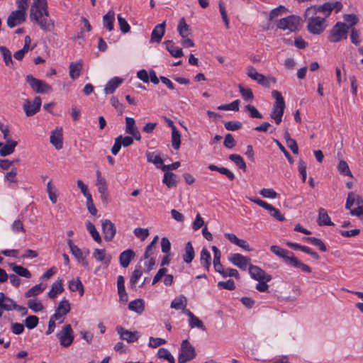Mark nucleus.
<instances>
[{"mask_svg": "<svg viewBox=\"0 0 363 363\" xmlns=\"http://www.w3.org/2000/svg\"><path fill=\"white\" fill-rule=\"evenodd\" d=\"M30 18L45 32H52L55 28L54 21L50 17L48 6L45 9H35L34 6H31Z\"/></svg>", "mask_w": 363, "mask_h": 363, "instance_id": "1", "label": "nucleus"}, {"mask_svg": "<svg viewBox=\"0 0 363 363\" xmlns=\"http://www.w3.org/2000/svg\"><path fill=\"white\" fill-rule=\"evenodd\" d=\"M270 250L277 256L284 259L287 264L301 269L304 272H311V268L308 265L305 264L298 260L292 252L281 248L277 245H272L270 247Z\"/></svg>", "mask_w": 363, "mask_h": 363, "instance_id": "2", "label": "nucleus"}, {"mask_svg": "<svg viewBox=\"0 0 363 363\" xmlns=\"http://www.w3.org/2000/svg\"><path fill=\"white\" fill-rule=\"evenodd\" d=\"M272 96L275 99V102L273 105L270 117L274 120L277 125H279L282 121L286 107L285 101L281 94L277 90L272 91Z\"/></svg>", "mask_w": 363, "mask_h": 363, "instance_id": "3", "label": "nucleus"}, {"mask_svg": "<svg viewBox=\"0 0 363 363\" xmlns=\"http://www.w3.org/2000/svg\"><path fill=\"white\" fill-rule=\"evenodd\" d=\"M196 356V352L194 347L187 339L183 340L181 343L178 363H186L194 359Z\"/></svg>", "mask_w": 363, "mask_h": 363, "instance_id": "4", "label": "nucleus"}, {"mask_svg": "<svg viewBox=\"0 0 363 363\" xmlns=\"http://www.w3.org/2000/svg\"><path fill=\"white\" fill-rule=\"evenodd\" d=\"M26 80L35 93L46 94L52 91V88L50 84L43 80L35 78L31 74H28Z\"/></svg>", "mask_w": 363, "mask_h": 363, "instance_id": "5", "label": "nucleus"}, {"mask_svg": "<svg viewBox=\"0 0 363 363\" xmlns=\"http://www.w3.org/2000/svg\"><path fill=\"white\" fill-rule=\"evenodd\" d=\"M346 26V23L337 22L330 30V34L328 36L329 41L336 43L342 39H346L348 29Z\"/></svg>", "mask_w": 363, "mask_h": 363, "instance_id": "6", "label": "nucleus"}, {"mask_svg": "<svg viewBox=\"0 0 363 363\" xmlns=\"http://www.w3.org/2000/svg\"><path fill=\"white\" fill-rule=\"evenodd\" d=\"M60 343L62 347H69L74 340V332L70 324L65 325L62 330L57 334Z\"/></svg>", "mask_w": 363, "mask_h": 363, "instance_id": "7", "label": "nucleus"}, {"mask_svg": "<svg viewBox=\"0 0 363 363\" xmlns=\"http://www.w3.org/2000/svg\"><path fill=\"white\" fill-rule=\"evenodd\" d=\"M299 22V17L292 15L280 19L277 26L281 30H289L291 32H294L297 30Z\"/></svg>", "mask_w": 363, "mask_h": 363, "instance_id": "8", "label": "nucleus"}, {"mask_svg": "<svg viewBox=\"0 0 363 363\" xmlns=\"http://www.w3.org/2000/svg\"><path fill=\"white\" fill-rule=\"evenodd\" d=\"M26 11L20 9L11 11L6 21L7 26L12 28L22 24L26 21Z\"/></svg>", "mask_w": 363, "mask_h": 363, "instance_id": "9", "label": "nucleus"}, {"mask_svg": "<svg viewBox=\"0 0 363 363\" xmlns=\"http://www.w3.org/2000/svg\"><path fill=\"white\" fill-rule=\"evenodd\" d=\"M325 18L318 16L308 18V30L312 34H320L325 29Z\"/></svg>", "mask_w": 363, "mask_h": 363, "instance_id": "10", "label": "nucleus"}, {"mask_svg": "<svg viewBox=\"0 0 363 363\" xmlns=\"http://www.w3.org/2000/svg\"><path fill=\"white\" fill-rule=\"evenodd\" d=\"M228 260L242 270H246L247 267L249 268L250 265L252 264L249 257H245L239 253L232 254L229 257Z\"/></svg>", "mask_w": 363, "mask_h": 363, "instance_id": "11", "label": "nucleus"}, {"mask_svg": "<svg viewBox=\"0 0 363 363\" xmlns=\"http://www.w3.org/2000/svg\"><path fill=\"white\" fill-rule=\"evenodd\" d=\"M248 270L252 278L257 281H269L272 279L271 275L256 265L250 264Z\"/></svg>", "mask_w": 363, "mask_h": 363, "instance_id": "12", "label": "nucleus"}, {"mask_svg": "<svg viewBox=\"0 0 363 363\" xmlns=\"http://www.w3.org/2000/svg\"><path fill=\"white\" fill-rule=\"evenodd\" d=\"M317 12L323 13L325 18L328 17L332 12L331 3L325 2L320 6H312L306 9V16H308L311 13L315 14Z\"/></svg>", "mask_w": 363, "mask_h": 363, "instance_id": "13", "label": "nucleus"}, {"mask_svg": "<svg viewBox=\"0 0 363 363\" xmlns=\"http://www.w3.org/2000/svg\"><path fill=\"white\" fill-rule=\"evenodd\" d=\"M41 106V99L40 96H35L31 104L29 100H26L23 105V110L27 116H32L35 115L39 110Z\"/></svg>", "mask_w": 363, "mask_h": 363, "instance_id": "14", "label": "nucleus"}, {"mask_svg": "<svg viewBox=\"0 0 363 363\" xmlns=\"http://www.w3.org/2000/svg\"><path fill=\"white\" fill-rule=\"evenodd\" d=\"M104 240L111 241L116 233V228L110 220H104L101 224Z\"/></svg>", "mask_w": 363, "mask_h": 363, "instance_id": "15", "label": "nucleus"}, {"mask_svg": "<svg viewBox=\"0 0 363 363\" xmlns=\"http://www.w3.org/2000/svg\"><path fill=\"white\" fill-rule=\"evenodd\" d=\"M166 22L157 24L152 31L150 43H160L165 33Z\"/></svg>", "mask_w": 363, "mask_h": 363, "instance_id": "16", "label": "nucleus"}, {"mask_svg": "<svg viewBox=\"0 0 363 363\" xmlns=\"http://www.w3.org/2000/svg\"><path fill=\"white\" fill-rule=\"evenodd\" d=\"M50 143L57 149L61 150L63 147L62 128H56L52 132L50 138Z\"/></svg>", "mask_w": 363, "mask_h": 363, "instance_id": "17", "label": "nucleus"}, {"mask_svg": "<svg viewBox=\"0 0 363 363\" xmlns=\"http://www.w3.org/2000/svg\"><path fill=\"white\" fill-rule=\"evenodd\" d=\"M116 330L120 335V338L126 340L128 342H133L138 340V333L137 331L131 332L124 329L122 326H118Z\"/></svg>", "mask_w": 363, "mask_h": 363, "instance_id": "18", "label": "nucleus"}, {"mask_svg": "<svg viewBox=\"0 0 363 363\" xmlns=\"http://www.w3.org/2000/svg\"><path fill=\"white\" fill-rule=\"evenodd\" d=\"M82 68V60H79L77 62H71L69 67V74L70 78L73 80L77 79L81 74V71Z\"/></svg>", "mask_w": 363, "mask_h": 363, "instance_id": "19", "label": "nucleus"}, {"mask_svg": "<svg viewBox=\"0 0 363 363\" xmlns=\"http://www.w3.org/2000/svg\"><path fill=\"white\" fill-rule=\"evenodd\" d=\"M117 289L119 296V301L125 303L128 300V294L125 289V279L122 275H119L117 279Z\"/></svg>", "mask_w": 363, "mask_h": 363, "instance_id": "20", "label": "nucleus"}, {"mask_svg": "<svg viewBox=\"0 0 363 363\" xmlns=\"http://www.w3.org/2000/svg\"><path fill=\"white\" fill-rule=\"evenodd\" d=\"M135 254L133 250H126L122 252L119 256V261L121 267L126 268L131 260L135 257Z\"/></svg>", "mask_w": 363, "mask_h": 363, "instance_id": "21", "label": "nucleus"}, {"mask_svg": "<svg viewBox=\"0 0 363 363\" xmlns=\"http://www.w3.org/2000/svg\"><path fill=\"white\" fill-rule=\"evenodd\" d=\"M17 144V141H14L13 140L6 141V144H2L1 146L0 155L1 157H6L13 153Z\"/></svg>", "mask_w": 363, "mask_h": 363, "instance_id": "22", "label": "nucleus"}, {"mask_svg": "<svg viewBox=\"0 0 363 363\" xmlns=\"http://www.w3.org/2000/svg\"><path fill=\"white\" fill-rule=\"evenodd\" d=\"M318 223L320 226L334 225L331 221L327 211L323 208H320L318 209Z\"/></svg>", "mask_w": 363, "mask_h": 363, "instance_id": "23", "label": "nucleus"}, {"mask_svg": "<svg viewBox=\"0 0 363 363\" xmlns=\"http://www.w3.org/2000/svg\"><path fill=\"white\" fill-rule=\"evenodd\" d=\"M93 255L97 261L103 262L106 266L109 264L111 259V255L106 254L105 249H95Z\"/></svg>", "mask_w": 363, "mask_h": 363, "instance_id": "24", "label": "nucleus"}, {"mask_svg": "<svg viewBox=\"0 0 363 363\" xmlns=\"http://www.w3.org/2000/svg\"><path fill=\"white\" fill-rule=\"evenodd\" d=\"M177 31L182 38H186L191 35V29L189 26L186 23L184 17L181 18L179 20Z\"/></svg>", "mask_w": 363, "mask_h": 363, "instance_id": "25", "label": "nucleus"}, {"mask_svg": "<svg viewBox=\"0 0 363 363\" xmlns=\"http://www.w3.org/2000/svg\"><path fill=\"white\" fill-rule=\"evenodd\" d=\"M63 291L64 287L62 285V280L60 279L52 284L51 289L48 294V296L50 298L53 299L57 294H61Z\"/></svg>", "mask_w": 363, "mask_h": 363, "instance_id": "26", "label": "nucleus"}, {"mask_svg": "<svg viewBox=\"0 0 363 363\" xmlns=\"http://www.w3.org/2000/svg\"><path fill=\"white\" fill-rule=\"evenodd\" d=\"M115 21V13L113 11H109L103 16V25L108 31L113 30V23Z\"/></svg>", "mask_w": 363, "mask_h": 363, "instance_id": "27", "label": "nucleus"}, {"mask_svg": "<svg viewBox=\"0 0 363 363\" xmlns=\"http://www.w3.org/2000/svg\"><path fill=\"white\" fill-rule=\"evenodd\" d=\"M9 267L18 276L30 279L32 276L30 271L20 265H17L16 263L12 262L9 264Z\"/></svg>", "mask_w": 363, "mask_h": 363, "instance_id": "28", "label": "nucleus"}, {"mask_svg": "<svg viewBox=\"0 0 363 363\" xmlns=\"http://www.w3.org/2000/svg\"><path fill=\"white\" fill-rule=\"evenodd\" d=\"M96 186H97V190L100 194H104V193L108 192L107 184L106 179L102 177L99 170L96 171Z\"/></svg>", "mask_w": 363, "mask_h": 363, "instance_id": "29", "label": "nucleus"}, {"mask_svg": "<svg viewBox=\"0 0 363 363\" xmlns=\"http://www.w3.org/2000/svg\"><path fill=\"white\" fill-rule=\"evenodd\" d=\"M123 82V79L119 77H114L111 79L106 85L104 92L106 94H112L115 91L117 87Z\"/></svg>", "mask_w": 363, "mask_h": 363, "instance_id": "30", "label": "nucleus"}, {"mask_svg": "<svg viewBox=\"0 0 363 363\" xmlns=\"http://www.w3.org/2000/svg\"><path fill=\"white\" fill-rule=\"evenodd\" d=\"M166 49L169 51L172 56L174 57H181L184 55L182 48H175L172 40H166L164 42Z\"/></svg>", "mask_w": 363, "mask_h": 363, "instance_id": "31", "label": "nucleus"}, {"mask_svg": "<svg viewBox=\"0 0 363 363\" xmlns=\"http://www.w3.org/2000/svg\"><path fill=\"white\" fill-rule=\"evenodd\" d=\"M128 308L130 311H135L139 314L142 313L145 309L143 300L141 298H138L130 301L128 304Z\"/></svg>", "mask_w": 363, "mask_h": 363, "instance_id": "32", "label": "nucleus"}, {"mask_svg": "<svg viewBox=\"0 0 363 363\" xmlns=\"http://www.w3.org/2000/svg\"><path fill=\"white\" fill-rule=\"evenodd\" d=\"M69 289L72 291H79V294L81 296H82L84 294V286L79 277L69 281Z\"/></svg>", "mask_w": 363, "mask_h": 363, "instance_id": "33", "label": "nucleus"}, {"mask_svg": "<svg viewBox=\"0 0 363 363\" xmlns=\"http://www.w3.org/2000/svg\"><path fill=\"white\" fill-rule=\"evenodd\" d=\"M194 258V250L191 242H188L185 245V252L183 255L184 262L189 264Z\"/></svg>", "mask_w": 363, "mask_h": 363, "instance_id": "34", "label": "nucleus"}, {"mask_svg": "<svg viewBox=\"0 0 363 363\" xmlns=\"http://www.w3.org/2000/svg\"><path fill=\"white\" fill-rule=\"evenodd\" d=\"M0 52L3 56L6 65L13 68V61L11 51L6 46H0Z\"/></svg>", "mask_w": 363, "mask_h": 363, "instance_id": "35", "label": "nucleus"}, {"mask_svg": "<svg viewBox=\"0 0 363 363\" xmlns=\"http://www.w3.org/2000/svg\"><path fill=\"white\" fill-rule=\"evenodd\" d=\"M176 174L172 172H166L164 174L163 183L169 188L174 187L177 184L175 179Z\"/></svg>", "mask_w": 363, "mask_h": 363, "instance_id": "36", "label": "nucleus"}, {"mask_svg": "<svg viewBox=\"0 0 363 363\" xmlns=\"http://www.w3.org/2000/svg\"><path fill=\"white\" fill-rule=\"evenodd\" d=\"M229 159L233 162L240 169L243 170L244 172L246 171V163L240 155L231 154L229 155Z\"/></svg>", "mask_w": 363, "mask_h": 363, "instance_id": "37", "label": "nucleus"}, {"mask_svg": "<svg viewBox=\"0 0 363 363\" xmlns=\"http://www.w3.org/2000/svg\"><path fill=\"white\" fill-rule=\"evenodd\" d=\"M303 240L318 247L321 252L327 251V247L325 243L319 238L315 237H306Z\"/></svg>", "mask_w": 363, "mask_h": 363, "instance_id": "38", "label": "nucleus"}, {"mask_svg": "<svg viewBox=\"0 0 363 363\" xmlns=\"http://www.w3.org/2000/svg\"><path fill=\"white\" fill-rule=\"evenodd\" d=\"M86 226L87 230L89 232L91 237L93 238V239L97 242H101V236H100L99 232L97 231V230L96 229L94 225L89 220H87L86 223Z\"/></svg>", "mask_w": 363, "mask_h": 363, "instance_id": "39", "label": "nucleus"}, {"mask_svg": "<svg viewBox=\"0 0 363 363\" xmlns=\"http://www.w3.org/2000/svg\"><path fill=\"white\" fill-rule=\"evenodd\" d=\"M186 306V298L184 296L175 298L171 303V308L176 310L184 309Z\"/></svg>", "mask_w": 363, "mask_h": 363, "instance_id": "40", "label": "nucleus"}, {"mask_svg": "<svg viewBox=\"0 0 363 363\" xmlns=\"http://www.w3.org/2000/svg\"><path fill=\"white\" fill-rule=\"evenodd\" d=\"M172 145L174 150H178L181 145V134L177 128L172 130Z\"/></svg>", "mask_w": 363, "mask_h": 363, "instance_id": "41", "label": "nucleus"}, {"mask_svg": "<svg viewBox=\"0 0 363 363\" xmlns=\"http://www.w3.org/2000/svg\"><path fill=\"white\" fill-rule=\"evenodd\" d=\"M157 357L158 358L167 360L169 363H175L174 357L166 348H160L157 352Z\"/></svg>", "mask_w": 363, "mask_h": 363, "instance_id": "42", "label": "nucleus"}, {"mask_svg": "<svg viewBox=\"0 0 363 363\" xmlns=\"http://www.w3.org/2000/svg\"><path fill=\"white\" fill-rule=\"evenodd\" d=\"M45 288V287L43 286L41 283L36 284L25 293V296L26 298H29L30 296H37L43 292Z\"/></svg>", "mask_w": 363, "mask_h": 363, "instance_id": "43", "label": "nucleus"}, {"mask_svg": "<svg viewBox=\"0 0 363 363\" xmlns=\"http://www.w3.org/2000/svg\"><path fill=\"white\" fill-rule=\"evenodd\" d=\"M141 267H139L138 268H136L131 274L130 279V286L131 289H135V285L138 281V279L141 277L143 274V272L141 270Z\"/></svg>", "mask_w": 363, "mask_h": 363, "instance_id": "44", "label": "nucleus"}, {"mask_svg": "<svg viewBox=\"0 0 363 363\" xmlns=\"http://www.w3.org/2000/svg\"><path fill=\"white\" fill-rule=\"evenodd\" d=\"M145 155L147 162L155 164L157 167H160V166L158 165L162 164L163 162V160L159 155H155L154 152H147Z\"/></svg>", "mask_w": 363, "mask_h": 363, "instance_id": "45", "label": "nucleus"}, {"mask_svg": "<svg viewBox=\"0 0 363 363\" xmlns=\"http://www.w3.org/2000/svg\"><path fill=\"white\" fill-rule=\"evenodd\" d=\"M338 172L345 176L352 177V174L349 168L347 163L345 160H340L337 165Z\"/></svg>", "mask_w": 363, "mask_h": 363, "instance_id": "46", "label": "nucleus"}, {"mask_svg": "<svg viewBox=\"0 0 363 363\" xmlns=\"http://www.w3.org/2000/svg\"><path fill=\"white\" fill-rule=\"evenodd\" d=\"M345 23L347 24V28H352L358 23V18L355 14H345L343 16Z\"/></svg>", "mask_w": 363, "mask_h": 363, "instance_id": "47", "label": "nucleus"}, {"mask_svg": "<svg viewBox=\"0 0 363 363\" xmlns=\"http://www.w3.org/2000/svg\"><path fill=\"white\" fill-rule=\"evenodd\" d=\"M288 9L284 6L280 5L270 11L269 20L273 21L275 18L281 16L284 13H286Z\"/></svg>", "mask_w": 363, "mask_h": 363, "instance_id": "48", "label": "nucleus"}, {"mask_svg": "<svg viewBox=\"0 0 363 363\" xmlns=\"http://www.w3.org/2000/svg\"><path fill=\"white\" fill-rule=\"evenodd\" d=\"M240 100L236 99L228 104H223L218 107V110H232L235 111H239Z\"/></svg>", "mask_w": 363, "mask_h": 363, "instance_id": "49", "label": "nucleus"}, {"mask_svg": "<svg viewBox=\"0 0 363 363\" xmlns=\"http://www.w3.org/2000/svg\"><path fill=\"white\" fill-rule=\"evenodd\" d=\"M117 18L121 31L123 33H128L130 30V27L127 21L123 18L121 14H118Z\"/></svg>", "mask_w": 363, "mask_h": 363, "instance_id": "50", "label": "nucleus"}, {"mask_svg": "<svg viewBox=\"0 0 363 363\" xmlns=\"http://www.w3.org/2000/svg\"><path fill=\"white\" fill-rule=\"evenodd\" d=\"M27 304L28 307L35 313L41 311L44 308L42 303L36 301L35 299H29Z\"/></svg>", "mask_w": 363, "mask_h": 363, "instance_id": "51", "label": "nucleus"}, {"mask_svg": "<svg viewBox=\"0 0 363 363\" xmlns=\"http://www.w3.org/2000/svg\"><path fill=\"white\" fill-rule=\"evenodd\" d=\"M238 88L240 92L243 97V99L246 101H252L254 99V95L252 91L250 89H245L241 84L238 85Z\"/></svg>", "mask_w": 363, "mask_h": 363, "instance_id": "52", "label": "nucleus"}, {"mask_svg": "<svg viewBox=\"0 0 363 363\" xmlns=\"http://www.w3.org/2000/svg\"><path fill=\"white\" fill-rule=\"evenodd\" d=\"M39 319L36 315H29L25 320V325L28 329H33L38 324Z\"/></svg>", "mask_w": 363, "mask_h": 363, "instance_id": "53", "label": "nucleus"}, {"mask_svg": "<svg viewBox=\"0 0 363 363\" xmlns=\"http://www.w3.org/2000/svg\"><path fill=\"white\" fill-rule=\"evenodd\" d=\"M70 304L66 299L61 301L57 308V310L62 313V315H65L70 311Z\"/></svg>", "mask_w": 363, "mask_h": 363, "instance_id": "54", "label": "nucleus"}, {"mask_svg": "<svg viewBox=\"0 0 363 363\" xmlns=\"http://www.w3.org/2000/svg\"><path fill=\"white\" fill-rule=\"evenodd\" d=\"M225 128L228 130L235 131L240 129L242 124L240 121H228L224 124Z\"/></svg>", "mask_w": 363, "mask_h": 363, "instance_id": "55", "label": "nucleus"}, {"mask_svg": "<svg viewBox=\"0 0 363 363\" xmlns=\"http://www.w3.org/2000/svg\"><path fill=\"white\" fill-rule=\"evenodd\" d=\"M137 129L135 126V119L132 117H126L125 118V132L128 134H130L134 130Z\"/></svg>", "mask_w": 363, "mask_h": 363, "instance_id": "56", "label": "nucleus"}, {"mask_svg": "<svg viewBox=\"0 0 363 363\" xmlns=\"http://www.w3.org/2000/svg\"><path fill=\"white\" fill-rule=\"evenodd\" d=\"M134 233L136 237L143 241L149 235V230L147 228H137L134 230Z\"/></svg>", "mask_w": 363, "mask_h": 363, "instance_id": "57", "label": "nucleus"}, {"mask_svg": "<svg viewBox=\"0 0 363 363\" xmlns=\"http://www.w3.org/2000/svg\"><path fill=\"white\" fill-rule=\"evenodd\" d=\"M218 286L220 289H225L230 291L235 289V284L233 279H228L226 281H219L218 283Z\"/></svg>", "mask_w": 363, "mask_h": 363, "instance_id": "58", "label": "nucleus"}, {"mask_svg": "<svg viewBox=\"0 0 363 363\" xmlns=\"http://www.w3.org/2000/svg\"><path fill=\"white\" fill-rule=\"evenodd\" d=\"M245 109L249 111L251 118H262V115L252 105L248 104L245 106Z\"/></svg>", "mask_w": 363, "mask_h": 363, "instance_id": "59", "label": "nucleus"}, {"mask_svg": "<svg viewBox=\"0 0 363 363\" xmlns=\"http://www.w3.org/2000/svg\"><path fill=\"white\" fill-rule=\"evenodd\" d=\"M235 140L230 133H228L225 136L223 145L226 148L231 149L235 146Z\"/></svg>", "mask_w": 363, "mask_h": 363, "instance_id": "60", "label": "nucleus"}, {"mask_svg": "<svg viewBox=\"0 0 363 363\" xmlns=\"http://www.w3.org/2000/svg\"><path fill=\"white\" fill-rule=\"evenodd\" d=\"M166 343V340L160 337H150L149 340V346L153 348H156Z\"/></svg>", "mask_w": 363, "mask_h": 363, "instance_id": "61", "label": "nucleus"}, {"mask_svg": "<svg viewBox=\"0 0 363 363\" xmlns=\"http://www.w3.org/2000/svg\"><path fill=\"white\" fill-rule=\"evenodd\" d=\"M189 325L191 328L196 327L203 330H205V326L203 322L195 315L192 318L189 319Z\"/></svg>", "mask_w": 363, "mask_h": 363, "instance_id": "62", "label": "nucleus"}, {"mask_svg": "<svg viewBox=\"0 0 363 363\" xmlns=\"http://www.w3.org/2000/svg\"><path fill=\"white\" fill-rule=\"evenodd\" d=\"M171 249V243L169 239L163 237L161 240V250L165 254H169Z\"/></svg>", "mask_w": 363, "mask_h": 363, "instance_id": "63", "label": "nucleus"}, {"mask_svg": "<svg viewBox=\"0 0 363 363\" xmlns=\"http://www.w3.org/2000/svg\"><path fill=\"white\" fill-rule=\"evenodd\" d=\"M16 303L13 301V300L11 298L7 297L2 304H1V307L4 311H11L13 310V307Z\"/></svg>", "mask_w": 363, "mask_h": 363, "instance_id": "64", "label": "nucleus"}]
</instances>
